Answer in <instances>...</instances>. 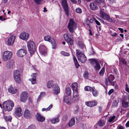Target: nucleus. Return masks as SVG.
Segmentation results:
<instances>
[{
  "instance_id": "obj_1",
  "label": "nucleus",
  "mask_w": 129,
  "mask_h": 129,
  "mask_svg": "<svg viewBox=\"0 0 129 129\" xmlns=\"http://www.w3.org/2000/svg\"><path fill=\"white\" fill-rule=\"evenodd\" d=\"M3 107L6 111H9L12 110L14 105L13 102L10 100H8L4 102Z\"/></svg>"
},
{
  "instance_id": "obj_2",
  "label": "nucleus",
  "mask_w": 129,
  "mask_h": 129,
  "mask_svg": "<svg viewBox=\"0 0 129 129\" xmlns=\"http://www.w3.org/2000/svg\"><path fill=\"white\" fill-rule=\"evenodd\" d=\"M76 54L78 59L82 63H84L86 60V58L84 54L79 49L76 50Z\"/></svg>"
},
{
  "instance_id": "obj_3",
  "label": "nucleus",
  "mask_w": 129,
  "mask_h": 129,
  "mask_svg": "<svg viewBox=\"0 0 129 129\" xmlns=\"http://www.w3.org/2000/svg\"><path fill=\"white\" fill-rule=\"evenodd\" d=\"M27 46L30 54H33L35 51V45L34 42L32 41H28Z\"/></svg>"
},
{
  "instance_id": "obj_4",
  "label": "nucleus",
  "mask_w": 129,
  "mask_h": 129,
  "mask_svg": "<svg viewBox=\"0 0 129 129\" xmlns=\"http://www.w3.org/2000/svg\"><path fill=\"white\" fill-rule=\"evenodd\" d=\"M76 23L73 19H70L68 27L69 31L71 33L74 32V31L77 27Z\"/></svg>"
},
{
  "instance_id": "obj_5",
  "label": "nucleus",
  "mask_w": 129,
  "mask_h": 129,
  "mask_svg": "<svg viewBox=\"0 0 129 129\" xmlns=\"http://www.w3.org/2000/svg\"><path fill=\"white\" fill-rule=\"evenodd\" d=\"M61 4L65 11V14L67 16L69 15V11L70 8L69 7L67 2L66 0H62Z\"/></svg>"
},
{
  "instance_id": "obj_6",
  "label": "nucleus",
  "mask_w": 129,
  "mask_h": 129,
  "mask_svg": "<svg viewBox=\"0 0 129 129\" xmlns=\"http://www.w3.org/2000/svg\"><path fill=\"white\" fill-rule=\"evenodd\" d=\"M12 53L8 51H4L3 53V59L4 61H7L9 60L12 57Z\"/></svg>"
},
{
  "instance_id": "obj_7",
  "label": "nucleus",
  "mask_w": 129,
  "mask_h": 129,
  "mask_svg": "<svg viewBox=\"0 0 129 129\" xmlns=\"http://www.w3.org/2000/svg\"><path fill=\"white\" fill-rule=\"evenodd\" d=\"M44 40L46 41H48L51 43L52 46V48L54 49L56 47V44L55 40L49 36L47 35L44 38Z\"/></svg>"
},
{
  "instance_id": "obj_8",
  "label": "nucleus",
  "mask_w": 129,
  "mask_h": 129,
  "mask_svg": "<svg viewBox=\"0 0 129 129\" xmlns=\"http://www.w3.org/2000/svg\"><path fill=\"white\" fill-rule=\"evenodd\" d=\"M100 17L106 20H107L110 22L112 21V19L110 18L109 16L105 13L103 10H100Z\"/></svg>"
},
{
  "instance_id": "obj_9",
  "label": "nucleus",
  "mask_w": 129,
  "mask_h": 129,
  "mask_svg": "<svg viewBox=\"0 0 129 129\" xmlns=\"http://www.w3.org/2000/svg\"><path fill=\"white\" fill-rule=\"evenodd\" d=\"M84 89L86 91H92V94L94 96H96L98 95V92L95 89L94 87H91L88 86H86L85 87Z\"/></svg>"
},
{
  "instance_id": "obj_10",
  "label": "nucleus",
  "mask_w": 129,
  "mask_h": 129,
  "mask_svg": "<svg viewBox=\"0 0 129 129\" xmlns=\"http://www.w3.org/2000/svg\"><path fill=\"white\" fill-rule=\"evenodd\" d=\"M122 105L123 108H126L129 107V97H124L122 100Z\"/></svg>"
},
{
  "instance_id": "obj_11",
  "label": "nucleus",
  "mask_w": 129,
  "mask_h": 129,
  "mask_svg": "<svg viewBox=\"0 0 129 129\" xmlns=\"http://www.w3.org/2000/svg\"><path fill=\"white\" fill-rule=\"evenodd\" d=\"M39 50L40 53L42 55L44 56L46 55L47 50L44 45H40L39 47Z\"/></svg>"
},
{
  "instance_id": "obj_12",
  "label": "nucleus",
  "mask_w": 129,
  "mask_h": 129,
  "mask_svg": "<svg viewBox=\"0 0 129 129\" xmlns=\"http://www.w3.org/2000/svg\"><path fill=\"white\" fill-rule=\"evenodd\" d=\"M64 40L71 45L73 44V40L70 38L68 33H66L64 35Z\"/></svg>"
},
{
  "instance_id": "obj_13",
  "label": "nucleus",
  "mask_w": 129,
  "mask_h": 129,
  "mask_svg": "<svg viewBox=\"0 0 129 129\" xmlns=\"http://www.w3.org/2000/svg\"><path fill=\"white\" fill-rule=\"evenodd\" d=\"M28 97L27 93L26 91H23L22 92L20 95V100L21 102H25L27 99Z\"/></svg>"
},
{
  "instance_id": "obj_14",
  "label": "nucleus",
  "mask_w": 129,
  "mask_h": 129,
  "mask_svg": "<svg viewBox=\"0 0 129 129\" xmlns=\"http://www.w3.org/2000/svg\"><path fill=\"white\" fill-rule=\"evenodd\" d=\"M29 35L28 34L25 32L22 33L20 34L19 36V37L21 39L27 41L29 38Z\"/></svg>"
},
{
  "instance_id": "obj_15",
  "label": "nucleus",
  "mask_w": 129,
  "mask_h": 129,
  "mask_svg": "<svg viewBox=\"0 0 129 129\" xmlns=\"http://www.w3.org/2000/svg\"><path fill=\"white\" fill-rule=\"evenodd\" d=\"M27 53L26 50L23 49H21L17 51V54L18 56L20 57H23Z\"/></svg>"
},
{
  "instance_id": "obj_16",
  "label": "nucleus",
  "mask_w": 129,
  "mask_h": 129,
  "mask_svg": "<svg viewBox=\"0 0 129 129\" xmlns=\"http://www.w3.org/2000/svg\"><path fill=\"white\" fill-rule=\"evenodd\" d=\"M53 92L55 94H57L60 92V89L59 86L56 84L52 88Z\"/></svg>"
},
{
  "instance_id": "obj_17",
  "label": "nucleus",
  "mask_w": 129,
  "mask_h": 129,
  "mask_svg": "<svg viewBox=\"0 0 129 129\" xmlns=\"http://www.w3.org/2000/svg\"><path fill=\"white\" fill-rule=\"evenodd\" d=\"M15 39V37L11 35L8 39L7 41L8 45L11 46L13 45Z\"/></svg>"
},
{
  "instance_id": "obj_18",
  "label": "nucleus",
  "mask_w": 129,
  "mask_h": 129,
  "mask_svg": "<svg viewBox=\"0 0 129 129\" xmlns=\"http://www.w3.org/2000/svg\"><path fill=\"white\" fill-rule=\"evenodd\" d=\"M36 117L38 120L40 122L43 121L45 120V118L39 113H37Z\"/></svg>"
},
{
  "instance_id": "obj_19",
  "label": "nucleus",
  "mask_w": 129,
  "mask_h": 129,
  "mask_svg": "<svg viewBox=\"0 0 129 129\" xmlns=\"http://www.w3.org/2000/svg\"><path fill=\"white\" fill-rule=\"evenodd\" d=\"M36 74L35 73H33L31 75V78L29 79V80L31 82V83L34 84L36 83Z\"/></svg>"
},
{
  "instance_id": "obj_20",
  "label": "nucleus",
  "mask_w": 129,
  "mask_h": 129,
  "mask_svg": "<svg viewBox=\"0 0 129 129\" xmlns=\"http://www.w3.org/2000/svg\"><path fill=\"white\" fill-rule=\"evenodd\" d=\"M79 95L77 91L73 92V100L74 101L73 102H75L78 100Z\"/></svg>"
},
{
  "instance_id": "obj_21",
  "label": "nucleus",
  "mask_w": 129,
  "mask_h": 129,
  "mask_svg": "<svg viewBox=\"0 0 129 129\" xmlns=\"http://www.w3.org/2000/svg\"><path fill=\"white\" fill-rule=\"evenodd\" d=\"M115 77L112 74H110L108 76V81L110 83V84L112 85H114V82H112L114 79Z\"/></svg>"
},
{
  "instance_id": "obj_22",
  "label": "nucleus",
  "mask_w": 129,
  "mask_h": 129,
  "mask_svg": "<svg viewBox=\"0 0 129 129\" xmlns=\"http://www.w3.org/2000/svg\"><path fill=\"white\" fill-rule=\"evenodd\" d=\"M85 103L86 105L90 107H93L96 105L97 104L96 102L93 101L86 102Z\"/></svg>"
},
{
  "instance_id": "obj_23",
  "label": "nucleus",
  "mask_w": 129,
  "mask_h": 129,
  "mask_svg": "<svg viewBox=\"0 0 129 129\" xmlns=\"http://www.w3.org/2000/svg\"><path fill=\"white\" fill-rule=\"evenodd\" d=\"M89 7L90 8L93 10H95L98 9V8L95 3H91L89 5Z\"/></svg>"
},
{
  "instance_id": "obj_24",
  "label": "nucleus",
  "mask_w": 129,
  "mask_h": 129,
  "mask_svg": "<svg viewBox=\"0 0 129 129\" xmlns=\"http://www.w3.org/2000/svg\"><path fill=\"white\" fill-rule=\"evenodd\" d=\"M50 121L51 123L54 124L58 122L59 121V116H58L57 117H54L51 119Z\"/></svg>"
},
{
  "instance_id": "obj_25",
  "label": "nucleus",
  "mask_w": 129,
  "mask_h": 129,
  "mask_svg": "<svg viewBox=\"0 0 129 129\" xmlns=\"http://www.w3.org/2000/svg\"><path fill=\"white\" fill-rule=\"evenodd\" d=\"M56 84H54L52 81H48L47 83V86L48 88H52Z\"/></svg>"
},
{
  "instance_id": "obj_26",
  "label": "nucleus",
  "mask_w": 129,
  "mask_h": 129,
  "mask_svg": "<svg viewBox=\"0 0 129 129\" xmlns=\"http://www.w3.org/2000/svg\"><path fill=\"white\" fill-rule=\"evenodd\" d=\"M8 89V91L12 94L15 93L17 91V89L16 88H13L11 85L9 86Z\"/></svg>"
},
{
  "instance_id": "obj_27",
  "label": "nucleus",
  "mask_w": 129,
  "mask_h": 129,
  "mask_svg": "<svg viewBox=\"0 0 129 129\" xmlns=\"http://www.w3.org/2000/svg\"><path fill=\"white\" fill-rule=\"evenodd\" d=\"M24 116L26 118H29L30 116V114L29 110L27 109L25 110L24 112Z\"/></svg>"
},
{
  "instance_id": "obj_28",
  "label": "nucleus",
  "mask_w": 129,
  "mask_h": 129,
  "mask_svg": "<svg viewBox=\"0 0 129 129\" xmlns=\"http://www.w3.org/2000/svg\"><path fill=\"white\" fill-rule=\"evenodd\" d=\"M21 111V108L20 107H18L16 109L15 113L17 116L19 117L22 115Z\"/></svg>"
},
{
  "instance_id": "obj_29",
  "label": "nucleus",
  "mask_w": 129,
  "mask_h": 129,
  "mask_svg": "<svg viewBox=\"0 0 129 129\" xmlns=\"http://www.w3.org/2000/svg\"><path fill=\"white\" fill-rule=\"evenodd\" d=\"M78 86V84L77 83H73L72 84L71 87L73 91V92L77 91V88Z\"/></svg>"
},
{
  "instance_id": "obj_30",
  "label": "nucleus",
  "mask_w": 129,
  "mask_h": 129,
  "mask_svg": "<svg viewBox=\"0 0 129 129\" xmlns=\"http://www.w3.org/2000/svg\"><path fill=\"white\" fill-rule=\"evenodd\" d=\"M95 1L99 5H100L101 7H103L105 6L104 1L103 0H95Z\"/></svg>"
},
{
  "instance_id": "obj_31",
  "label": "nucleus",
  "mask_w": 129,
  "mask_h": 129,
  "mask_svg": "<svg viewBox=\"0 0 129 129\" xmlns=\"http://www.w3.org/2000/svg\"><path fill=\"white\" fill-rule=\"evenodd\" d=\"M75 120L74 117L72 118L69 122L68 125L69 126L71 127L75 124Z\"/></svg>"
},
{
  "instance_id": "obj_32",
  "label": "nucleus",
  "mask_w": 129,
  "mask_h": 129,
  "mask_svg": "<svg viewBox=\"0 0 129 129\" xmlns=\"http://www.w3.org/2000/svg\"><path fill=\"white\" fill-rule=\"evenodd\" d=\"M120 100H121V99L120 98H117L115 99L113 102V106L114 107H117L118 104Z\"/></svg>"
},
{
  "instance_id": "obj_33",
  "label": "nucleus",
  "mask_w": 129,
  "mask_h": 129,
  "mask_svg": "<svg viewBox=\"0 0 129 129\" xmlns=\"http://www.w3.org/2000/svg\"><path fill=\"white\" fill-rule=\"evenodd\" d=\"M73 58L76 67V68H78L79 66V65L77 60L74 55H73Z\"/></svg>"
},
{
  "instance_id": "obj_34",
  "label": "nucleus",
  "mask_w": 129,
  "mask_h": 129,
  "mask_svg": "<svg viewBox=\"0 0 129 129\" xmlns=\"http://www.w3.org/2000/svg\"><path fill=\"white\" fill-rule=\"evenodd\" d=\"M13 74V77L19 76H20L21 73L19 70H16L14 71Z\"/></svg>"
},
{
  "instance_id": "obj_35",
  "label": "nucleus",
  "mask_w": 129,
  "mask_h": 129,
  "mask_svg": "<svg viewBox=\"0 0 129 129\" xmlns=\"http://www.w3.org/2000/svg\"><path fill=\"white\" fill-rule=\"evenodd\" d=\"M15 81L18 83H20L21 81V78L20 76L13 77Z\"/></svg>"
},
{
  "instance_id": "obj_36",
  "label": "nucleus",
  "mask_w": 129,
  "mask_h": 129,
  "mask_svg": "<svg viewBox=\"0 0 129 129\" xmlns=\"http://www.w3.org/2000/svg\"><path fill=\"white\" fill-rule=\"evenodd\" d=\"M64 101L66 103H67L69 105H70L71 103L69 101V99L68 97L67 96H65L64 98Z\"/></svg>"
},
{
  "instance_id": "obj_37",
  "label": "nucleus",
  "mask_w": 129,
  "mask_h": 129,
  "mask_svg": "<svg viewBox=\"0 0 129 129\" xmlns=\"http://www.w3.org/2000/svg\"><path fill=\"white\" fill-rule=\"evenodd\" d=\"M65 92L68 95H70L71 94V90L70 87H67L65 89Z\"/></svg>"
},
{
  "instance_id": "obj_38",
  "label": "nucleus",
  "mask_w": 129,
  "mask_h": 129,
  "mask_svg": "<svg viewBox=\"0 0 129 129\" xmlns=\"http://www.w3.org/2000/svg\"><path fill=\"white\" fill-rule=\"evenodd\" d=\"M77 45L82 49H83L85 47V45L81 41L78 42Z\"/></svg>"
},
{
  "instance_id": "obj_39",
  "label": "nucleus",
  "mask_w": 129,
  "mask_h": 129,
  "mask_svg": "<svg viewBox=\"0 0 129 129\" xmlns=\"http://www.w3.org/2000/svg\"><path fill=\"white\" fill-rule=\"evenodd\" d=\"M97 63H98V62L95 59H91L90 60V63L92 66H93L95 64H96Z\"/></svg>"
},
{
  "instance_id": "obj_40",
  "label": "nucleus",
  "mask_w": 129,
  "mask_h": 129,
  "mask_svg": "<svg viewBox=\"0 0 129 129\" xmlns=\"http://www.w3.org/2000/svg\"><path fill=\"white\" fill-rule=\"evenodd\" d=\"M105 124V122L103 120H100L99 121L98 125L100 126H102L104 125Z\"/></svg>"
},
{
  "instance_id": "obj_41",
  "label": "nucleus",
  "mask_w": 129,
  "mask_h": 129,
  "mask_svg": "<svg viewBox=\"0 0 129 129\" xmlns=\"http://www.w3.org/2000/svg\"><path fill=\"white\" fill-rule=\"evenodd\" d=\"M52 104L50 105L49 106L46 108H43L42 109V111H48L50 109L52 108Z\"/></svg>"
},
{
  "instance_id": "obj_42",
  "label": "nucleus",
  "mask_w": 129,
  "mask_h": 129,
  "mask_svg": "<svg viewBox=\"0 0 129 129\" xmlns=\"http://www.w3.org/2000/svg\"><path fill=\"white\" fill-rule=\"evenodd\" d=\"M94 68L96 70H98L100 69L101 67L99 62L95 64L94 66Z\"/></svg>"
},
{
  "instance_id": "obj_43",
  "label": "nucleus",
  "mask_w": 129,
  "mask_h": 129,
  "mask_svg": "<svg viewBox=\"0 0 129 129\" xmlns=\"http://www.w3.org/2000/svg\"><path fill=\"white\" fill-rule=\"evenodd\" d=\"M60 53L61 54L65 56H69L70 55L69 53L63 51H61Z\"/></svg>"
},
{
  "instance_id": "obj_44",
  "label": "nucleus",
  "mask_w": 129,
  "mask_h": 129,
  "mask_svg": "<svg viewBox=\"0 0 129 129\" xmlns=\"http://www.w3.org/2000/svg\"><path fill=\"white\" fill-rule=\"evenodd\" d=\"M12 117L10 116H6L5 117V120L7 121H11L12 119Z\"/></svg>"
},
{
  "instance_id": "obj_45",
  "label": "nucleus",
  "mask_w": 129,
  "mask_h": 129,
  "mask_svg": "<svg viewBox=\"0 0 129 129\" xmlns=\"http://www.w3.org/2000/svg\"><path fill=\"white\" fill-rule=\"evenodd\" d=\"M13 64L12 62L11 61H9L7 64V66L9 68H11L13 67Z\"/></svg>"
},
{
  "instance_id": "obj_46",
  "label": "nucleus",
  "mask_w": 129,
  "mask_h": 129,
  "mask_svg": "<svg viewBox=\"0 0 129 129\" xmlns=\"http://www.w3.org/2000/svg\"><path fill=\"white\" fill-rule=\"evenodd\" d=\"M105 68H103L100 71L99 74L100 75L103 76L105 72Z\"/></svg>"
},
{
  "instance_id": "obj_47",
  "label": "nucleus",
  "mask_w": 129,
  "mask_h": 129,
  "mask_svg": "<svg viewBox=\"0 0 129 129\" xmlns=\"http://www.w3.org/2000/svg\"><path fill=\"white\" fill-rule=\"evenodd\" d=\"M35 2L37 4H41L43 1V0H34Z\"/></svg>"
},
{
  "instance_id": "obj_48",
  "label": "nucleus",
  "mask_w": 129,
  "mask_h": 129,
  "mask_svg": "<svg viewBox=\"0 0 129 129\" xmlns=\"http://www.w3.org/2000/svg\"><path fill=\"white\" fill-rule=\"evenodd\" d=\"M76 12L77 13L81 14V13L82 11L81 9L80 8H77L75 10Z\"/></svg>"
},
{
  "instance_id": "obj_49",
  "label": "nucleus",
  "mask_w": 129,
  "mask_h": 129,
  "mask_svg": "<svg viewBox=\"0 0 129 129\" xmlns=\"http://www.w3.org/2000/svg\"><path fill=\"white\" fill-rule=\"evenodd\" d=\"M75 112V113H77L78 112L79 110V107L78 105H76L75 107L74 108Z\"/></svg>"
},
{
  "instance_id": "obj_50",
  "label": "nucleus",
  "mask_w": 129,
  "mask_h": 129,
  "mask_svg": "<svg viewBox=\"0 0 129 129\" xmlns=\"http://www.w3.org/2000/svg\"><path fill=\"white\" fill-rule=\"evenodd\" d=\"M120 62L122 64H126V61L124 59L122 58L120 59Z\"/></svg>"
},
{
  "instance_id": "obj_51",
  "label": "nucleus",
  "mask_w": 129,
  "mask_h": 129,
  "mask_svg": "<svg viewBox=\"0 0 129 129\" xmlns=\"http://www.w3.org/2000/svg\"><path fill=\"white\" fill-rule=\"evenodd\" d=\"M115 118V117L114 116L110 117L109 120V122H112Z\"/></svg>"
},
{
  "instance_id": "obj_52",
  "label": "nucleus",
  "mask_w": 129,
  "mask_h": 129,
  "mask_svg": "<svg viewBox=\"0 0 129 129\" xmlns=\"http://www.w3.org/2000/svg\"><path fill=\"white\" fill-rule=\"evenodd\" d=\"M26 129H36V128L34 125H31L29 126Z\"/></svg>"
},
{
  "instance_id": "obj_53",
  "label": "nucleus",
  "mask_w": 129,
  "mask_h": 129,
  "mask_svg": "<svg viewBox=\"0 0 129 129\" xmlns=\"http://www.w3.org/2000/svg\"><path fill=\"white\" fill-rule=\"evenodd\" d=\"M88 74H89L87 72H85L84 74V78H87L88 77Z\"/></svg>"
},
{
  "instance_id": "obj_54",
  "label": "nucleus",
  "mask_w": 129,
  "mask_h": 129,
  "mask_svg": "<svg viewBox=\"0 0 129 129\" xmlns=\"http://www.w3.org/2000/svg\"><path fill=\"white\" fill-rule=\"evenodd\" d=\"M124 127L120 124L118 125L117 127V129H124Z\"/></svg>"
},
{
  "instance_id": "obj_55",
  "label": "nucleus",
  "mask_w": 129,
  "mask_h": 129,
  "mask_svg": "<svg viewBox=\"0 0 129 129\" xmlns=\"http://www.w3.org/2000/svg\"><path fill=\"white\" fill-rule=\"evenodd\" d=\"M40 95L41 97H42L45 95V93L44 92H40Z\"/></svg>"
},
{
  "instance_id": "obj_56",
  "label": "nucleus",
  "mask_w": 129,
  "mask_h": 129,
  "mask_svg": "<svg viewBox=\"0 0 129 129\" xmlns=\"http://www.w3.org/2000/svg\"><path fill=\"white\" fill-rule=\"evenodd\" d=\"M114 90L113 89H111L109 90L108 92V94L109 95H110L113 92Z\"/></svg>"
},
{
  "instance_id": "obj_57",
  "label": "nucleus",
  "mask_w": 129,
  "mask_h": 129,
  "mask_svg": "<svg viewBox=\"0 0 129 129\" xmlns=\"http://www.w3.org/2000/svg\"><path fill=\"white\" fill-rule=\"evenodd\" d=\"M109 3L111 4H112L115 2V0H109Z\"/></svg>"
},
{
  "instance_id": "obj_58",
  "label": "nucleus",
  "mask_w": 129,
  "mask_h": 129,
  "mask_svg": "<svg viewBox=\"0 0 129 129\" xmlns=\"http://www.w3.org/2000/svg\"><path fill=\"white\" fill-rule=\"evenodd\" d=\"M108 80L107 78H106L105 80V83L106 86H108Z\"/></svg>"
},
{
  "instance_id": "obj_59",
  "label": "nucleus",
  "mask_w": 129,
  "mask_h": 129,
  "mask_svg": "<svg viewBox=\"0 0 129 129\" xmlns=\"http://www.w3.org/2000/svg\"><path fill=\"white\" fill-rule=\"evenodd\" d=\"M95 22L98 25H100V23L99 22L98 20H97L95 19Z\"/></svg>"
},
{
  "instance_id": "obj_60",
  "label": "nucleus",
  "mask_w": 129,
  "mask_h": 129,
  "mask_svg": "<svg viewBox=\"0 0 129 129\" xmlns=\"http://www.w3.org/2000/svg\"><path fill=\"white\" fill-rule=\"evenodd\" d=\"M42 97H41V96H40V95H39L37 100V102H39L41 100V98H42Z\"/></svg>"
},
{
  "instance_id": "obj_61",
  "label": "nucleus",
  "mask_w": 129,
  "mask_h": 129,
  "mask_svg": "<svg viewBox=\"0 0 129 129\" xmlns=\"http://www.w3.org/2000/svg\"><path fill=\"white\" fill-rule=\"evenodd\" d=\"M117 35V33H114L111 34V36L113 37H115Z\"/></svg>"
},
{
  "instance_id": "obj_62",
  "label": "nucleus",
  "mask_w": 129,
  "mask_h": 129,
  "mask_svg": "<svg viewBox=\"0 0 129 129\" xmlns=\"http://www.w3.org/2000/svg\"><path fill=\"white\" fill-rule=\"evenodd\" d=\"M99 112L101 113L102 111V107H99Z\"/></svg>"
},
{
  "instance_id": "obj_63",
  "label": "nucleus",
  "mask_w": 129,
  "mask_h": 129,
  "mask_svg": "<svg viewBox=\"0 0 129 129\" xmlns=\"http://www.w3.org/2000/svg\"><path fill=\"white\" fill-rule=\"evenodd\" d=\"M118 29L120 31L121 33H123V29L119 28Z\"/></svg>"
},
{
  "instance_id": "obj_64",
  "label": "nucleus",
  "mask_w": 129,
  "mask_h": 129,
  "mask_svg": "<svg viewBox=\"0 0 129 129\" xmlns=\"http://www.w3.org/2000/svg\"><path fill=\"white\" fill-rule=\"evenodd\" d=\"M125 90L129 93V88L128 87H125Z\"/></svg>"
}]
</instances>
